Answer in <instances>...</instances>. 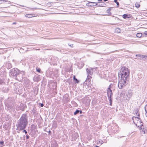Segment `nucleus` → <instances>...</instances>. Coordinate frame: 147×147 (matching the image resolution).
Segmentation results:
<instances>
[{
  "label": "nucleus",
  "mask_w": 147,
  "mask_h": 147,
  "mask_svg": "<svg viewBox=\"0 0 147 147\" xmlns=\"http://www.w3.org/2000/svg\"><path fill=\"white\" fill-rule=\"evenodd\" d=\"M111 85H110L107 90V96L108 98H111V96L113 95L112 90L111 89Z\"/></svg>",
  "instance_id": "nucleus-4"
},
{
  "label": "nucleus",
  "mask_w": 147,
  "mask_h": 147,
  "mask_svg": "<svg viewBox=\"0 0 147 147\" xmlns=\"http://www.w3.org/2000/svg\"><path fill=\"white\" fill-rule=\"evenodd\" d=\"M136 56H138L140 58H146L147 57V56L141 55H136Z\"/></svg>",
  "instance_id": "nucleus-10"
},
{
  "label": "nucleus",
  "mask_w": 147,
  "mask_h": 147,
  "mask_svg": "<svg viewBox=\"0 0 147 147\" xmlns=\"http://www.w3.org/2000/svg\"><path fill=\"white\" fill-rule=\"evenodd\" d=\"M105 5V3L103 2L97 3V5L99 7H104Z\"/></svg>",
  "instance_id": "nucleus-8"
},
{
  "label": "nucleus",
  "mask_w": 147,
  "mask_h": 147,
  "mask_svg": "<svg viewBox=\"0 0 147 147\" xmlns=\"http://www.w3.org/2000/svg\"><path fill=\"white\" fill-rule=\"evenodd\" d=\"M118 33H120L121 31L120 29L119 28H117L115 30Z\"/></svg>",
  "instance_id": "nucleus-20"
},
{
  "label": "nucleus",
  "mask_w": 147,
  "mask_h": 147,
  "mask_svg": "<svg viewBox=\"0 0 147 147\" xmlns=\"http://www.w3.org/2000/svg\"><path fill=\"white\" fill-rule=\"evenodd\" d=\"M129 74V70L127 67H123L121 68L119 73V75L121 76V79L119 80L118 83L119 89H122L127 84Z\"/></svg>",
  "instance_id": "nucleus-1"
},
{
  "label": "nucleus",
  "mask_w": 147,
  "mask_h": 147,
  "mask_svg": "<svg viewBox=\"0 0 147 147\" xmlns=\"http://www.w3.org/2000/svg\"><path fill=\"white\" fill-rule=\"evenodd\" d=\"M28 118L26 114H23L18 121L17 126L20 130H22L26 128L28 123Z\"/></svg>",
  "instance_id": "nucleus-2"
},
{
  "label": "nucleus",
  "mask_w": 147,
  "mask_h": 147,
  "mask_svg": "<svg viewBox=\"0 0 147 147\" xmlns=\"http://www.w3.org/2000/svg\"><path fill=\"white\" fill-rule=\"evenodd\" d=\"M142 36V34L141 33H138L136 34V36L138 38H140Z\"/></svg>",
  "instance_id": "nucleus-15"
},
{
  "label": "nucleus",
  "mask_w": 147,
  "mask_h": 147,
  "mask_svg": "<svg viewBox=\"0 0 147 147\" xmlns=\"http://www.w3.org/2000/svg\"><path fill=\"white\" fill-rule=\"evenodd\" d=\"M135 6L137 8L139 7L140 6V5L138 3H136L135 4Z\"/></svg>",
  "instance_id": "nucleus-23"
},
{
  "label": "nucleus",
  "mask_w": 147,
  "mask_h": 147,
  "mask_svg": "<svg viewBox=\"0 0 147 147\" xmlns=\"http://www.w3.org/2000/svg\"><path fill=\"white\" fill-rule=\"evenodd\" d=\"M8 90V88L5 87H3L2 89V91L4 93L7 92Z\"/></svg>",
  "instance_id": "nucleus-9"
},
{
  "label": "nucleus",
  "mask_w": 147,
  "mask_h": 147,
  "mask_svg": "<svg viewBox=\"0 0 147 147\" xmlns=\"http://www.w3.org/2000/svg\"><path fill=\"white\" fill-rule=\"evenodd\" d=\"M68 45L69 46H70L71 47H72L73 46V44H68Z\"/></svg>",
  "instance_id": "nucleus-31"
},
{
  "label": "nucleus",
  "mask_w": 147,
  "mask_h": 147,
  "mask_svg": "<svg viewBox=\"0 0 147 147\" xmlns=\"http://www.w3.org/2000/svg\"><path fill=\"white\" fill-rule=\"evenodd\" d=\"M145 111L146 112L145 113V115L147 117V105H146L145 106Z\"/></svg>",
  "instance_id": "nucleus-16"
},
{
  "label": "nucleus",
  "mask_w": 147,
  "mask_h": 147,
  "mask_svg": "<svg viewBox=\"0 0 147 147\" xmlns=\"http://www.w3.org/2000/svg\"><path fill=\"white\" fill-rule=\"evenodd\" d=\"M12 101L11 102H9L8 103V107L10 109L13 108L14 106V102L12 100Z\"/></svg>",
  "instance_id": "nucleus-7"
},
{
  "label": "nucleus",
  "mask_w": 147,
  "mask_h": 147,
  "mask_svg": "<svg viewBox=\"0 0 147 147\" xmlns=\"http://www.w3.org/2000/svg\"><path fill=\"white\" fill-rule=\"evenodd\" d=\"M121 94H123V93H121Z\"/></svg>",
  "instance_id": "nucleus-40"
},
{
  "label": "nucleus",
  "mask_w": 147,
  "mask_h": 147,
  "mask_svg": "<svg viewBox=\"0 0 147 147\" xmlns=\"http://www.w3.org/2000/svg\"><path fill=\"white\" fill-rule=\"evenodd\" d=\"M39 105L41 107H43L44 106V104L43 103H39Z\"/></svg>",
  "instance_id": "nucleus-27"
},
{
  "label": "nucleus",
  "mask_w": 147,
  "mask_h": 147,
  "mask_svg": "<svg viewBox=\"0 0 147 147\" xmlns=\"http://www.w3.org/2000/svg\"><path fill=\"white\" fill-rule=\"evenodd\" d=\"M23 132H24L26 134L27 133V132L26 131V130L24 129L23 130Z\"/></svg>",
  "instance_id": "nucleus-29"
},
{
  "label": "nucleus",
  "mask_w": 147,
  "mask_h": 147,
  "mask_svg": "<svg viewBox=\"0 0 147 147\" xmlns=\"http://www.w3.org/2000/svg\"><path fill=\"white\" fill-rule=\"evenodd\" d=\"M0 144L2 145H3L4 144V142L3 141H0Z\"/></svg>",
  "instance_id": "nucleus-28"
},
{
  "label": "nucleus",
  "mask_w": 147,
  "mask_h": 147,
  "mask_svg": "<svg viewBox=\"0 0 147 147\" xmlns=\"http://www.w3.org/2000/svg\"><path fill=\"white\" fill-rule=\"evenodd\" d=\"M97 3L90 2L86 4V5L88 7L94 6L97 5Z\"/></svg>",
  "instance_id": "nucleus-6"
},
{
  "label": "nucleus",
  "mask_w": 147,
  "mask_h": 147,
  "mask_svg": "<svg viewBox=\"0 0 147 147\" xmlns=\"http://www.w3.org/2000/svg\"><path fill=\"white\" fill-rule=\"evenodd\" d=\"M108 0H104V1L105 2L108 1Z\"/></svg>",
  "instance_id": "nucleus-36"
},
{
  "label": "nucleus",
  "mask_w": 147,
  "mask_h": 147,
  "mask_svg": "<svg viewBox=\"0 0 147 147\" xmlns=\"http://www.w3.org/2000/svg\"><path fill=\"white\" fill-rule=\"evenodd\" d=\"M24 72L19 71L17 68H14L10 70L9 75L11 77L15 78L17 80L20 81L22 79Z\"/></svg>",
  "instance_id": "nucleus-3"
},
{
  "label": "nucleus",
  "mask_w": 147,
  "mask_h": 147,
  "mask_svg": "<svg viewBox=\"0 0 147 147\" xmlns=\"http://www.w3.org/2000/svg\"><path fill=\"white\" fill-rule=\"evenodd\" d=\"M138 119H140V118L139 117H137Z\"/></svg>",
  "instance_id": "nucleus-39"
},
{
  "label": "nucleus",
  "mask_w": 147,
  "mask_h": 147,
  "mask_svg": "<svg viewBox=\"0 0 147 147\" xmlns=\"http://www.w3.org/2000/svg\"><path fill=\"white\" fill-rule=\"evenodd\" d=\"M25 16L26 18H31L32 17V15L31 14H26L25 15Z\"/></svg>",
  "instance_id": "nucleus-13"
},
{
  "label": "nucleus",
  "mask_w": 147,
  "mask_h": 147,
  "mask_svg": "<svg viewBox=\"0 0 147 147\" xmlns=\"http://www.w3.org/2000/svg\"><path fill=\"white\" fill-rule=\"evenodd\" d=\"M131 95H129V98H130V97H131Z\"/></svg>",
  "instance_id": "nucleus-38"
},
{
  "label": "nucleus",
  "mask_w": 147,
  "mask_h": 147,
  "mask_svg": "<svg viewBox=\"0 0 147 147\" xmlns=\"http://www.w3.org/2000/svg\"><path fill=\"white\" fill-rule=\"evenodd\" d=\"M80 111V110H76L74 113V115H76Z\"/></svg>",
  "instance_id": "nucleus-19"
},
{
  "label": "nucleus",
  "mask_w": 147,
  "mask_h": 147,
  "mask_svg": "<svg viewBox=\"0 0 147 147\" xmlns=\"http://www.w3.org/2000/svg\"><path fill=\"white\" fill-rule=\"evenodd\" d=\"M114 2L116 3L117 5V6L118 7L119 5V3L118 2H117V0H114Z\"/></svg>",
  "instance_id": "nucleus-22"
},
{
  "label": "nucleus",
  "mask_w": 147,
  "mask_h": 147,
  "mask_svg": "<svg viewBox=\"0 0 147 147\" xmlns=\"http://www.w3.org/2000/svg\"><path fill=\"white\" fill-rule=\"evenodd\" d=\"M144 34L145 35H147V31H146L144 32Z\"/></svg>",
  "instance_id": "nucleus-32"
},
{
  "label": "nucleus",
  "mask_w": 147,
  "mask_h": 147,
  "mask_svg": "<svg viewBox=\"0 0 147 147\" xmlns=\"http://www.w3.org/2000/svg\"><path fill=\"white\" fill-rule=\"evenodd\" d=\"M16 24V22H14L12 24L13 25H14V24Z\"/></svg>",
  "instance_id": "nucleus-33"
},
{
  "label": "nucleus",
  "mask_w": 147,
  "mask_h": 147,
  "mask_svg": "<svg viewBox=\"0 0 147 147\" xmlns=\"http://www.w3.org/2000/svg\"><path fill=\"white\" fill-rule=\"evenodd\" d=\"M102 1V0H98V1Z\"/></svg>",
  "instance_id": "nucleus-35"
},
{
  "label": "nucleus",
  "mask_w": 147,
  "mask_h": 147,
  "mask_svg": "<svg viewBox=\"0 0 147 147\" xmlns=\"http://www.w3.org/2000/svg\"><path fill=\"white\" fill-rule=\"evenodd\" d=\"M111 8H109L107 9V13L109 14H111V13L110 12L111 11Z\"/></svg>",
  "instance_id": "nucleus-18"
},
{
  "label": "nucleus",
  "mask_w": 147,
  "mask_h": 147,
  "mask_svg": "<svg viewBox=\"0 0 147 147\" xmlns=\"http://www.w3.org/2000/svg\"><path fill=\"white\" fill-rule=\"evenodd\" d=\"M79 112L80 114H82V112L81 111H80Z\"/></svg>",
  "instance_id": "nucleus-34"
},
{
  "label": "nucleus",
  "mask_w": 147,
  "mask_h": 147,
  "mask_svg": "<svg viewBox=\"0 0 147 147\" xmlns=\"http://www.w3.org/2000/svg\"><path fill=\"white\" fill-rule=\"evenodd\" d=\"M73 79L77 83H78L79 82V81L78 80V79L75 77V76H74L73 77Z\"/></svg>",
  "instance_id": "nucleus-14"
},
{
  "label": "nucleus",
  "mask_w": 147,
  "mask_h": 147,
  "mask_svg": "<svg viewBox=\"0 0 147 147\" xmlns=\"http://www.w3.org/2000/svg\"><path fill=\"white\" fill-rule=\"evenodd\" d=\"M95 147H99V146H95Z\"/></svg>",
  "instance_id": "nucleus-37"
},
{
  "label": "nucleus",
  "mask_w": 147,
  "mask_h": 147,
  "mask_svg": "<svg viewBox=\"0 0 147 147\" xmlns=\"http://www.w3.org/2000/svg\"><path fill=\"white\" fill-rule=\"evenodd\" d=\"M138 110H137L136 111V114L138 116H140V114H139V113H138Z\"/></svg>",
  "instance_id": "nucleus-24"
},
{
  "label": "nucleus",
  "mask_w": 147,
  "mask_h": 147,
  "mask_svg": "<svg viewBox=\"0 0 147 147\" xmlns=\"http://www.w3.org/2000/svg\"><path fill=\"white\" fill-rule=\"evenodd\" d=\"M1 1V0H0Z\"/></svg>",
  "instance_id": "nucleus-41"
},
{
  "label": "nucleus",
  "mask_w": 147,
  "mask_h": 147,
  "mask_svg": "<svg viewBox=\"0 0 147 147\" xmlns=\"http://www.w3.org/2000/svg\"><path fill=\"white\" fill-rule=\"evenodd\" d=\"M29 136L28 135H26V138L27 139H29Z\"/></svg>",
  "instance_id": "nucleus-30"
},
{
  "label": "nucleus",
  "mask_w": 147,
  "mask_h": 147,
  "mask_svg": "<svg viewBox=\"0 0 147 147\" xmlns=\"http://www.w3.org/2000/svg\"><path fill=\"white\" fill-rule=\"evenodd\" d=\"M34 80L35 82H38L39 81V79L38 78H37L36 77H34Z\"/></svg>",
  "instance_id": "nucleus-17"
},
{
  "label": "nucleus",
  "mask_w": 147,
  "mask_h": 147,
  "mask_svg": "<svg viewBox=\"0 0 147 147\" xmlns=\"http://www.w3.org/2000/svg\"><path fill=\"white\" fill-rule=\"evenodd\" d=\"M46 5H47L48 6L50 7V6L51 5V3H47Z\"/></svg>",
  "instance_id": "nucleus-26"
},
{
  "label": "nucleus",
  "mask_w": 147,
  "mask_h": 147,
  "mask_svg": "<svg viewBox=\"0 0 147 147\" xmlns=\"http://www.w3.org/2000/svg\"><path fill=\"white\" fill-rule=\"evenodd\" d=\"M36 71L38 72H40V71H41V69H40L39 68H36Z\"/></svg>",
  "instance_id": "nucleus-25"
},
{
  "label": "nucleus",
  "mask_w": 147,
  "mask_h": 147,
  "mask_svg": "<svg viewBox=\"0 0 147 147\" xmlns=\"http://www.w3.org/2000/svg\"><path fill=\"white\" fill-rule=\"evenodd\" d=\"M86 71L88 74V76H87V78L86 79L85 82H87L88 80H89L90 79L89 77H91L90 76V75H92V73L91 71L90 70H89V69L88 68H87L86 69Z\"/></svg>",
  "instance_id": "nucleus-5"
},
{
  "label": "nucleus",
  "mask_w": 147,
  "mask_h": 147,
  "mask_svg": "<svg viewBox=\"0 0 147 147\" xmlns=\"http://www.w3.org/2000/svg\"><path fill=\"white\" fill-rule=\"evenodd\" d=\"M108 99L109 101L110 105H111L112 104V100L111 98H108Z\"/></svg>",
  "instance_id": "nucleus-21"
},
{
  "label": "nucleus",
  "mask_w": 147,
  "mask_h": 147,
  "mask_svg": "<svg viewBox=\"0 0 147 147\" xmlns=\"http://www.w3.org/2000/svg\"><path fill=\"white\" fill-rule=\"evenodd\" d=\"M5 84L4 80L2 79H0V85Z\"/></svg>",
  "instance_id": "nucleus-11"
},
{
  "label": "nucleus",
  "mask_w": 147,
  "mask_h": 147,
  "mask_svg": "<svg viewBox=\"0 0 147 147\" xmlns=\"http://www.w3.org/2000/svg\"><path fill=\"white\" fill-rule=\"evenodd\" d=\"M122 17L124 19L129 18L128 15L127 14H124L122 16Z\"/></svg>",
  "instance_id": "nucleus-12"
}]
</instances>
